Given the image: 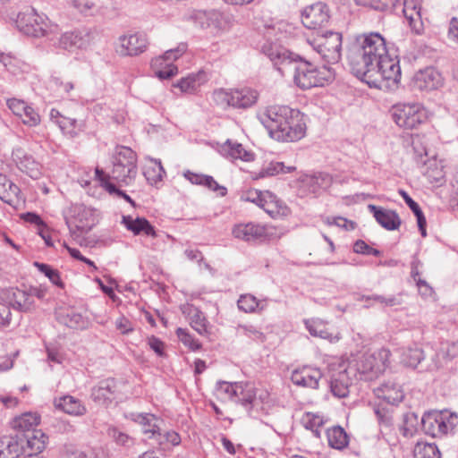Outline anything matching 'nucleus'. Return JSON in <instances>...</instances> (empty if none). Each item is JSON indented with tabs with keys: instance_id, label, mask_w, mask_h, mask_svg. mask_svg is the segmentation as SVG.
Segmentation results:
<instances>
[{
	"instance_id": "c9c22d12",
	"label": "nucleus",
	"mask_w": 458,
	"mask_h": 458,
	"mask_svg": "<svg viewBox=\"0 0 458 458\" xmlns=\"http://www.w3.org/2000/svg\"><path fill=\"white\" fill-rule=\"evenodd\" d=\"M184 175L192 184L203 185L214 191H219L220 196H225L227 192L226 188L219 185L210 175L197 174L189 171Z\"/></svg>"
},
{
	"instance_id": "09e8293b",
	"label": "nucleus",
	"mask_w": 458,
	"mask_h": 458,
	"mask_svg": "<svg viewBox=\"0 0 458 458\" xmlns=\"http://www.w3.org/2000/svg\"><path fill=\"white\" fill-rule=\"evenodd\" d=\"M415 458H440V451L435 444H418L414 449Z\"/></svg>"
},
{
	"instance_id": "dca6fc26",
	"label": "nucleus",
	"mask_w": 458,
	"mask_h": 458,
	"mask_svg": "<svg viewBox=\"0 0 458 458\" xmlns=\"http://www.w3.org/2000/svg\"><path fill=\"white\" fill-rule=\"evenodd\" d=\"M130 419L141 427L146 440H150V444L155 445L164 420L152 413H131Z\"/></svg>"
},
{
	"instance_id": "8fccbe9b",
	"label": "nucleus",
	"mask_w": 458,
	"mask_h": 458,
	"mask_svg": "<svg viewBox=\"0 0 458 458\" xmlns=\"http://www.w3.org/2000/svg\"><path fill=\"white\" fill-rule=\"evenodd\" d=\"M294 170L295 166H286L283 162H271L260 171L259 175L260 177L273 176L280 173H291Z\"/></svg>"
},
{
	"instance_id": "a878e982",
	"label": "nucleus",
	"mask_w": 458,
	"mask_h": 458,
	"mask_svg": "<svg viewBox=\"0 0 458 458\" xmlns=\"http://www.w3.org/2000/svg\"><path fill=\"white\" fill-rule=\"evenodd\" d=\"M420 10V0H403V14L411 28L418 34L422 29Z\"/></svg>"
},
{
	"instance_id": "0e129e2a",
	"label": "nucleus",
	"mask_w": 458,
	"mask_h": 458,
	"mask_svg": "<svg viewBox=\"0 0 458 458\" xmlns=\"http://www.w3.org/2000/svg\"><path fill=\"white\" fill-rule=\"evenodd\" d=\"M96 175L107 192L119 196V191H121V190L117 189V187L109 181L111 178L110 174H106L103 170L97 168Z\"/></svg>"
},
{
	"instance_id": "f03ea898",
	"label": "nucleus",
	"mask_w": 458,
	"mask_h": 458,
	"mask_svg": "<svg viewBox=\"0 0 458 458\" xmlns=\"http://www.w3.org/2000/svg\"><path fill=\"white\" fill-rule=\"evenodd\" d=\"M260 121L269 135L278 141L293 142L305 135L303 114L288 106H268L260 115Z\"/></svg>"
},
{
	"instance_id": "de8ad7c7",
	"label": "nucleus",
	"mask_w": 458,
	"mask_h": 458,
	"mask_svg": "<svg viewBox=\"0 0 458 458\" xmlns=\"http://www.w3.org/2000/svg\"><path fill=\"white\" fill-rule=\"evenodd\" d=\"M181 443V437L174 430H164L161 428L155 445L161 446L163 449L165 448L166 445L171 444L172 445H178Z\"/></svg>"
},
{
	"instance_id": "6e6d98bb",
	"label": "nucleus",
	"mask_w": 458,
	"mask_h": 458,
	"mask_svg": "<svg viewBox=\"0 0 458 458\" xmlns=\"http://www.w3.org/2000/svg\"><path fill=\"white\" fill-rule=\"evenodd\" d=\"M106 433L119 445L129 447L133 445L132 437L114 427H108Z\"/></svg>"
},
{
	"instance_id": "2f4dec72",
	"label": "nucleus",
	"mask_w": 458,
	"mask_h": 458,
	"mask_svg": "<svg viewBox=\"0 0 458 458\" xmlns=\"http://www.w3.org/2000/svg\"><path fill=\"white\" fill-rule=\"evenodd\" d=\"M240 383L241 387H238L237 394L233 399V402L243 406L248 411H250L252 410L254 401L256 400V388L251 383Z\"/></svg>"
},
{
	"instance_id": "bb28decb",
	"label": "nucleus",
	"mask_w": 458,
	"mask_h": 458,
	"mask_svg": "<svg viewBox=\"0 0 458 458\" xmlns=\"http://www.w3.org/2000/svg\"><path fill=\"white\" fill-rule=\"evenodd\" d=\"M20 192L16 184L0 174V199L11 206H15L21 200Z\"/></svg>"
},
{
	"instance_id": "1a4fd4ad",
	"label": "nucleus",
	"mask_w": 458,
	"mask_h": 458,
	"mask_svg": "<svg viewBox=\"0 0 458 458\" xmlns=\"http://www.w3.org/2000/svg\"><path fill=\"white\" fill-rule=\"evenodd\" d=\"M389 351L382 349L374 353H363L358 357L355 370L363 380H372L385 371L388 360Z\"/></svg>"
},
{
	"instance_id": "69168bd1",
	"label": "nucleus",
	"mask_w": 458,
	"mask_h": 458,
	"mask_svg": "<svg viewBox=\"0 0 458 458\" xmlns=\"http://www.w3.org/2000/svg\"><path fill=\"white\" fill-rule=\"evenodd\" d=\"M325 223L328 225H336L338 227L344 228L345 230L355 229L356 224L353 221H349L344 217H327Z\"/></svg>"
},
{
	"instance_id": "4468645a",
	"label": "nucleus",
	"mask_w": 458,
	"mask_h": 458,
	"mask_svg": "<svg viewBox=\"0 0 458 458\" xmlns=\"http://www.w3.org/2000/svg\"><path fill=\"white\" fill-rule=\"evenodd\" d=\"M329 18V9L326 4L321 2L306 7L301 13V22L310 30L324 26L328 22Z\"/></svg>"
},
{
	"instance_id": "0eeeda50",
	"label": "nucleus",
	"mask_w": 458,
	"mask_h": 458,
	"mask_svg": "<svg viewBox=\"0 0 458 458\" xmlns=\"http://www.w3.org/2000/svg\"><path fill=\"white\" fill-rule=\"evenodd\" d=\"M136 162V154L131 148L127 147L118 148L113 157L111 178L125 185L131 184L137 175Z\"/></svg>"
},
{
	"instance_id": "4be33fe9",
	"label": "nucleus",
	"mask_w": 458,
	"mask_h": 458,
	"mask_svg": "<svg viewBox=\"0 0 458 458\" xmlns=\"http://www.w3.org/2000/svg\"><path fill=\"white\" fill-rule=\"evenodd\" d=\"M235 238L245 242L264 241L267 237L266 227L253 223L235 225L233 229Z\"/></svg>"
},
{
	"instance_id": "c756f323",
	"label": "nucleus",
	"mask_w": 458,
	"mask_h": 458,
	"mask_svg": "<svg viewBox=\"0 0 458 458\" xmlns=\"http://www.w3.org/2000/svg\"><path fill=\"white\" fill-rule=\"evenodd\" d=\"M55 405L65 413L73 416H81L85 414L87 411L81 402L72 395H64L59 399H55Z\"/></svg>"
},
{
	"instance_id": "58836bf2",
	"label": "nucleus",
	"mask_w": 458,
	"mask_h": 458,
	"mask_svg": "<svg viewBox=\"0 0 458 458\" xmlns=\"http://www.w3.org/2000/svg\"><path fill=\"white\" fill-rule=\"evenodd\" d=\"M223 149L233 159H241L242 161L250 162L254 159V154L246 150L242 144L227 140L223 147Z\"/></svg>"
},
{
	"instance_id": "ea45409f",
	"label": "nucleus",
	"mask_w": 458,
	"mask_h": 458,
	"mask_svg": "<svg viewBox=\"0 0 458 458\" xmlns=\"http://www.w3.org/2000/svg\"><path fill=\"white\" fill-rule=\"evenodd\" d=\"M248 199L256 203L259 207L262 208L267 213L270 214L271 216H273L275 211L270 208V205L273 204L274 202H278L276 199V196L271 194L269 191H266L265 193L258 191L250 192Z\"/></svg>"
},
{
	"instance_id": "6ab92c4d",
	"label": "nucleus",
	"mask_w": 458,
	"mask_h": 458,
	"mask_svg": "<svg viewBox=\"0 0 458 458\" xmlns=\"http://www.w3.org/2000/svg\"><path fill=\"white\" fill-rule=\"evenodd\" d=\"M13 160L18 168L32 179L39 178L41 174V165L36 161L32 155L24 149L18 148L13 151Z\"/></svg>"
},
{
	"instance_id": "680f3d73",
	"label": "nucleus",
	"mask_w": 458,
	"mask_h": 458,
	"mask_svg": "<svg viewBox=\"0 0 458 458\" xmlns=\"http://www.w3.org/2000/svg\"><path fill=\"white\" fill-rule=\"evenodd\" d=\"M435 167L428 166L425 175L428 179V181L432 183H436L437 185H442L445 182V172L442 166H438L436 162H434Z\"/></svg>"
},
{
	"instance_id": "5fc2aeb1",
	"label": "nucleus",
	"mask_w": 458,
	"mask_h": 458,
	"mask_svg": "<svg viewBox=\"0 0 458 458\" xmlns=\"http://www.w3.org/2000/svg\"><path fill=\"white\" fill-rule=\"evenodd\" d=\"M420 428V420H419L418 415L414 412H408L403 416V435H413L414 432L418 431Z\"/></svg>"
},
{
	"instance_id": "ddd939ff",
	"label": "nucleus",
	"mask_w": 458,
	"mask_h": 458,
	"mask_svg": "<svg viewBox=\"0 0 458 458\" xmlns=\"http://www.w3.org/2000/svg\"><path fill=\"white\" fill-rule=\"evenodd\" d=\"M4 301L20 313H32L36 310L35 300L31 298L26 286L7 290L4 293Z\"/></svg>"
},
{
	"instance_id": "393cba45",
	"label": "nucleus",
	"mask_w": 458,
	"mask_h": 458,
	"mask_svg": "<svg viewBox=\"0 0 458 458\" xmlns=\"http://www.w3.org/2000/svg\"><path fill=\"white\" fill-rule=\"evenodd\" d=\"M351 369L349 367L332 375L330 389L335 396L344 398L349 394V387L352 385V378L349 376Z\"/></svg>"
},
{
	"instance_id": "e2e57ef3",
	"label": "nucleus",
	"mask_w": 458,
	"mask_h": 458,
	"mask_svg": "<svg viewBox=\"0 0 458 458\" xmlns=\"http://www.w3.org/2000/svg\"><path fill=\"white\" fill-rule=\"evenodd\" d=\"M398 0H355L357 4L369 6L377 11H385L389 6L395 5Z\"/></svg>"
},
{
	"instance_id": "c03bdc74",
	"label": "nucleus",
	"mask_w": 458,
	"mask_h": 458,
	"mask_svg": "<svg viewBox=\"0 0 458 458\" xmlns=\"http://www.w3.org/2000/svg\"><path fill=\"white\" fill-rule=\"evenodd\" d=\"M360 300L364 301H375V303H378L383 307H394L402 305L403 303L401 293L390 296H385L380 294L362 295L360 298Z\"/></svg>"
},
{
	"instance_id": "aec40b11",
	"label": "nucleus",
	"mask_w": 458,
	"mask_h": 458,
	"mask_svg": "<svg viewBox=\"0 0 458 458\" xmlns=\"http://www.w3.org/2000/svg\"><path fill=\"white\" fill-rule=\"evenodd\" d=\"M441 85V74L432 67L419 71L412 79L413 88L419 90H433Z\"/></svg>"
},
{
	"instance_id": "c85d7f7f",
	"label": "nucleus",
	"mask_w": 458,
	"mask_h": 458,
	"mask_svg": "<svg viewBox=\"0 0 458 458\" xmlns=\"http://www.w3.org/2000/svg\"><path fill=\"white\" fill-rule=\"evenodd\" d=\"M123 224L128 230L131 231L135 235L144 233L148 236H157L154 226H152L151 224L144 217H137L133 219L130 216H123Z\"/></svg>"
},
{
	"instance_id": "72a5a7b5",
	"label": "nucleus",
	"mask_w": 458,
	"mask_h": 458,
	"mask_svg": "<svg viewBox=\"0 0 458 458\" xmlns=\"http://www.w3.org/2000/svg\"><path fill=\"white\" fill-rule=\"evenodd\" d=\"M39 423V416L36 413H24L16 417L12 421V428L16 430V434L28 433L36 430L34 428Z\"/></svg>"
},
{
	"instance_id": "3c124183",
	"label": "nucleus",
	"mask_w": 458,
	"mask_h": 458,
	"mask_svg": "<svg viewBox=\"0 0 458 458\" xmlns=\"http://www.w3.org/2000/svg\"><path fill=\"white\" fill-rule=\"evenodd\" d=\"M238 308L244 312H254L256 310H263V306H260L259 301L255 296L251 294L241 295L238 302Z\"/></svg>"
},
{
	"instance_id": "49530a36",
	"label": "nucleus",
	"mask_w": 458,
	"mask_h": 458,
	"mask_svg": "<svg viewBox=\"0 0 458 458\" xmlns=\"http://www.w3.org/2000/svg\"><path fill=\"white\" fill-rule=\"evenodd\" d=\"M33 266L36 267L42 274H44L55 285L63 288L64 283L61 280L60 273L57 269L53 268L51 266L35 261Z\"/></svg>"
},
{
	"instance_id": "37998d69",
	"label": "nucleus",
	"mask_w": 458,
	"mask_h": 458,
	"mask_svg": "<svg viewBox=\"0 0 458 458\" xmlns=\"http://www.w3.org/2000/svg\"><path fill=\"white\" fill-rule=\"evenodd\" d=\"M381 392L382 397L388 403L397 404L401 403L404 397L403 392L401 387L394 383L387 382L382 385Z\"/></svg>"
},
{
	"instance_id": "338daca9",
	"label": "nucleus",
	"mask_w": 458,
	"mask_h": 458,
	"mask_svg": "<svg viewBox=\"0 0 458 458\" xmlns=\"http://www.w3.org/2000/svg\"><path fill=\"white\" fill-rule=\"evenodd\" d=\"M7 106L15 115L21 118L29 106L22 100L11 98L7 100Z\"/></svg>"
},
{
	"instance_id": "9b49d317",
	"label": "nucleus",
	"mask_w": 458,
	"mask_h": 458,
	"mask_svg": "<svg viewBox=\"0 0 458 458\" xmlns=\"http://www.w3.org/2000/svg\"><path fill=\"white\" fill-rule=\"evenodd\" d=\"M120 388V383L116 379L109 377L101 380L97 386H93L90 396L96 403L108 407L114 402L117 403L122 399Z\"/></svg>"
},
{
	"instance_id": "e433bc0d",
	"label": "nucleus",
	"mask_w": 458,
	"mask_h": 458,
	"mask_svg": "<svg viewBox=\"0 0 458 458\" xmlns=\"http://www.w3.org/2000/svg\"><path fill=\"white\" fill-rule=\"evenodd\" d=\"M305 327L309 333L314 337L333 341V333L327 327L326 322L320 318H310L304 320Z\"/></svg>"
},
{
	"instance_id": "4c0bfd02",
	"label": "nucleus",
	"mask_w": 458,
	"mask_h": 458,
	"mask_svg": "<svg viewBox=\"0 0 458 458\" xmlns=\"http://www.w3.org/2000/svg\"><path fill=\"white\" fill-rule=\"evenodd\" d=\"M399 194L403 197L405 203L408 205V207L411 208V210L413 212L414 216H416L418 227L421 233V236L426 237L427 236V231H426L427 221H426V217H425L421 208H420L419 204L416 201H414L405 191L399 190Z\"/></svg>"
},
{
	"instance_id": "79ce46f5",
	"label": "nucleus",
	"mask_w": 458,
	"mask_h": 458,
	"mask_svg": "<svg viewBox=\"0 0 458 458\" xmlns=\"http://www.w3.org/2000/svg\"><path fill=\"white\" fill-rule=\"evenodd\" d=\"M328 444L335 449L341 450L348 445V436L340 426L333 427L327 432Z\"/></svg>"
},
{
	"instance_id": "052dcab7",
	"label": "nucleus",
	"mask_w": 458,
	"mask_h": 458,
	"mask_svg": "<svg viewBox=\"0 0 458 458\" xmlns=\"http://www.w3.org/2000/svg\"><path fill=\"white\" fill-rule=\"evenodd\" d=\"M213 98L218 106L233 107V89H216L213 93Z\"/></svg>"
},
{
	"instance_id": "39448f33",
	"label": "nucleus",
	"mask_w": 458,
	"mask_h": 458,
	"mask_svg": "<svg viewBox=\"0 0 458 458\" xmlns=\"http://www.w3.org/2000/svg\"><path fill=\"white\" fill-rule=\"evenodd\" d=\"M458 425V414L448 410L425 412L420 419L421 430L433 437L454 433Z\"/></svg>"
},
{
	"instance_id": "a211bd4d",
	"label": "nucleus",
	"mask_w": 458,
	"mask_h": 458,
	"mask_svg": "<svg viewBox=\"0 0 458 458\" xmlns=\"http://www.w3.org/2000/svg\"><path fill=\"white\" fill-rule=\"evenodd\" d=\"M17 435L21 443V450H24L25 445L30 450V453L24 458H44L39 456L38 454L46 448L47 436L45 433L41 430H34Z\"/></svg>"
},
{
	"instance_id": "a18cd8bd",
	"label": "nucleus",
	"mask_w": 458,
	"mask_h": 458,
	"mask_svg": "<svg viewBox=\"0 0 458 458\" xmlns=\"http://www.w3.org/2000/svg\"><path fill=\"white\" fill-rule=\"evenodd\" d=\"M208 321L204 314L197 308H194L191 315V326L201 335L208 334Z\"/></svg>"
},
{
	"instance_id": "7c9ffc66",
	"label": "nucleus",
	"mask_w": 458,
	"mask_h": 458,
	"mask_svg": "<svg viewBox=\"0 0 458 458\" xmlns=\"http://www.w3.org/2000/svg\"><path fill=\"white\" fill-rule=\"evenodd\" d=\"M258 97V92L249 88L233 89V107L242 109L250 107L257 102Z\"/></svg>"
},
{
	"instance_id": "2eb2a0df",
	"label": "nucleus",
	"mask_w": 458,
	"mask_h": 458,
	"mask_svg": "<svg viewBox=\"0 0 458 458\" xmlns=\"http://www.w3.org/2000/svg\"><path fill=\"white\" fill-rule=\"evenodd\" d=\"M48 38L54 42L55 46L68 51L83 48L89 44L88 33L80 30L64 32L60 35V30L58 29L57 34L51 35Z\"/></svg>"
},
{
	"instance_id": "864d4df0",
	"label": "nucleus",
	"mask_w": 458,
	"mask_h": 458,
	"mask_svg": "<svg viewBox=\"0 0 458 458\" xmlns=\"http://www.w3.org/2000/svg\"><path fill=\"white\" fill-rule=\"evenodd\" d=\"M238 387H241L240 382L229 383L226 381H219L216 384V391L218 394H225L229 400L233 402L237 394Z\"/></svg>"
},
{
	"instance_id": "f3484780",
	"label": "nucleus",
	"mask_w": 458,
	"mask_h": 458,
	"mask_svg": "<svg viewBox=\"0 0 458 458\" xmlns=\"http://www.w3.org/2000/svg\"><path fill=\"white\" fill-rule=\"evenodd\" d=\"M68 216H65V223L72 235L75 233V230L88 233L91 229V226L88 225V218L91 216V212L85 206L72 205L68 210Z\"/></svg>"
},
{
	"instance_id": "423d86ee",
	"label": "nucleus",
	"mask_w": 458,
	"mask_h": 458,
	"mask_svg": "<svg viewBox=\"0 0 458 458\" xmlns=\"http://www.w3.org/2000/svg\"><path fill=\"white\" fill-rule=\"evenodd\" d=\"M15 23L21 32L35 38H48L58 32L57 25L49 24L47 17L38 14L32 8L19 13Z\"/></svg>"
},
{
	"instance_id": "774afa93",
	"label": "nucleus",
	"mask_w": 458,
	"mask_h": 458,
	"mask_svg": "<svg viewBox=\"0 0 458 458\" xmlns=\"http://www.w3.org/2000/svg\"><path fill=\"white\" fill-rule=\"evenodd\" d=\"M22 123L29 126H36L40 122L39 114L30 106H28L26 112L23 113L21 117Z\"/></svg>"
},
{
	"instance_id": "6e6552de",
	"label": "nucleus",
	"mask_w": 458,
	"mask_h": 458,
	"mask_svg": "<svg viewBox=\"0 0 458 458\" xmlns=\"http://www.w3.org/2000/svg\"><path fill=\"white\" fill-rule=\"evenodd\" d=\"M391 115L394 122L405 130L415 129L427 120L425 108L418 103L394 105Z\"/></svg>"
},
{
	"instance_id": "f257e3e1",
	"label": "nucleus",
	"mask_w": 458,
	"mask_h": 458,
	"mask_svg": "<svg viewBox=\"0 0 458 458\" xmlns=\"http://www.w3.org/2000/svg\"><path fill=\"white\" fill-rule=\"evenodd\" d=\"M262 52L282 75L293 72L295 84L302 89L323 87L335 79V71L330 66H318L280 45L267 42Z\"/></svg>"
},
{
	"instance_id": "412c9836",
	"label": "nucleus",
	"mask_w": 458,
	"mask_h": 458,
	"mask_svg": "<svg viewBox=\"0 0 458 458\" xmlns=\"http://www.w3.org/2000/svg\"><path fill=\"white\" fill-rule=\"evenodd\" d=\"M321 377L322 373L318 369L305 366L294 369L291 380L296 386L316 389Z\"/></svg>"
},
{
	"instance_id": "bf43d9fd",
	"label": "nucleus",
	"mask_w": 458,
	"mask_h": 458,
	"mask_svg": "<svg viewBox=\"0 0 458 458\" xmlns=\"http://www.w3.org/2000/svg\"><path fill=\"white\" fill-rule=\"evenodd\" d=\"M237 332L254 341L264 342L265 335L252 325H239Z\"/></svg>"
},
{
	"instance_id": "f704fd0d",
	"label": "nucleus",
	"mask_w": 458,
	"mask_h": 458,
	"mask_svg": "<svg viewBox=\"0 0 458 458\" xmlns=\"http://www.w3.org/2000/svg\"><path fill=\"white\" fill-rule=\"evenodd\" d=\"M56 318L59 323L71 328L83 329L88 325L87 319L81 313L73 310L57 312Z\"/></svg>"
},
{
	"instance_id": "20e7f679",
	"label": "nucleus",
	"mask_w": 458,
	"mask_h": 458,
	"mask_svg": "<svg viewBox=\"0 0 458 458\" xmlns=\"http://www.w3.org/2000/svg\"><path fill=\"white\" fill-rule=\"evenodd\" d=\"M400 60L397 55H394L387 50L380 60L374 64V67L361 80L371 88L382 87L385 81L392 82L396 85L401 80Z\"/></svg>"
},
{
	"instance_id": "a19ab883",
	"label": "nucleus",
	"mask_w": 458,
	"mask_h": 458,
	"mask_svg": "<svg viewBox=\"0 0 458 458\" xmlns=\"http://www.w3.org/2000/svg\"><path fill=\"white\" fill-rule=\"evenodd\" d=\"M423 359V351L417 344H414L413 347L410 346L403 349L401 355V362L411 368H416Z\"/></svg>"
},
{
	"instance_id": "603ef678",
	"label": "nucleus",
	"mask_w": 458,
	"mask_h": 458,
	"mask_svg": "<svg viewBox=\"0 0 458 458\" xmlns=\"http://www.w3.org/2000/svg\"><path fill=\"white\" fill-rule=\"evenodd\" d=\"M164 174H165V172L160 160H154V166L148 167L144 171V175L150 184H156L160 182Z\"/></svg>"
},
{
	"instance_id": "13d9d810",
	"label": "nucleus",
	"mask_w": 458,
	"mask_h": 458,
	"mask_svg": "<svg viewBox=\"0 0 458 458\" xmlns=\"http://www.w3.org/2000/svg\"><path fill=\"white\" fill-rule=\"evenodd\" d=\"M176 335L179 340L191 351H197L201 348L200 343L194 339V337L186 329L178 327Z\"/></svg>"
},
{
	"instance_id": "4d7b16f0",
	"label": "nucleus",
	"mask_w": 458,
	"mask_h": 458,
	"mask_svg": "<svg viewBox=\"0 0 458 458\" xmlns=\"http://www.w3.org/2000/svg\"><path fill=\"white\" fill-rule=\"evenodd\" d=\"M306 182L312 187V192L316 193L318 189L327 187L331 182V179L328 174L318 173V174L308 177Z\"/></svg>"
},
{
	"instance_id": "b1692460",
	"label": "nucleus",
	"mask_w": 458,
	"mask_h": 458,
	"mask_svg": "<svg viewBox=\"0 0 458 458\" xmlns=\"http://www.w3.org/2000/svg\"><path fill=\"white\" fill-rule=\"evenodd\" d=\"M122 55H138L143 53L148 46L145 35L132 34L120 38Z\"/></svg>"
},
{
	"instance_id": "7ed1b4c3",
	"label": "nucleus",
	"mask_w": 458,
	"mask_h": 458,
	"mask_svg": "<svg viewBox=\"0 0 458 458\" xmlns=\"http://www.w3.org/2000/svg\"><path fill=\"white\" fill-rule=\"evenodd\" d=\"M385 38L377 32L358 36L348 52L352 73L360 81L384 55L387 54Z\"/></svg>"
},
{
	"instance_id": "5701e85b",
	"label": "nucleus",
	"mask_w": 458,
	"mask_h": 458,
	"mask_svg": "<svg viewBox=\"0 0 458 458\" xmlns=\"http://www.w3.org/2000/svg\"><path fill=\"white\" fill-rule=\"evenodd\" d=\"M368 208L373 214L377 222L385 229L394 231L401 225V218L395 211L372 204L369 205Z\"/></svg>"
},
{
	"instance_id": "cd10ccee",
	"label": "nucleus",
	"mask_w": 458,
	"mask_h": 458,
	"mask_svg": "<svg viewBox=\"0 0 458 458\" xmlns=\"http://www.w3.org/2000/svg\"><path fill=\"white\" fill-rule=\"evenodd\" d=\"M22 454L18 435L0 437V458H18Z\"/></svg>"
},
{
	"instance_id": "9d476101",
	"label": "nucleus",
	"mask_w": 458,
	"mask_h": 458,
	"mask_svg": "<svg viewBox=\"0 0 458 458\" xmlns=\"http://www.w3.org/2000/svg\"><path fill=\"white\" fill-rule=\"evenodd\" d=\"M342 38L340 32L328 30L318 36L312 47L326 63L336 64L342 56Z\"/></svg>"
},
{
	"instance_id": "473e14b6",
	"label": "nucleus",
	"mask_w": 458,
	"mask_h": 458,
	"mask_svg": "<svg viewBox=\"0 0 458 458\" xmlns=\"http://www.w3.org/2000/svg\"><path fill=\"white\" fill-rule=\"evenodd\" d=\"M207 81V73L204 71H199L197 73H191L187 77L182 78L174 86L178 87L182 92L193 93Z\"/></svg>"
},
{
	"instance_id": "f8f14e48",
	"label": "nucleus",
	"mask_w": 458,
	"mask_h": 458,
	"mask_svg": "<svg viewBox=\"0 0 458 458\" xmlns=\"http://www.w3.org/2000/svg\"><path fill=\"white\" fill-rule=\"evenodd\" d=\"M182 51L183 49L181 48L167 50L163 55L152 59L150 64L155 75L160 80L174 76L178 68L173 64L172 61L176 60Z\"/></svg>"
}]
</instances>
